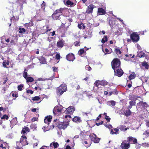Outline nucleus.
<instances>
[{"label": "nucleus", "mask_w": 149, "mask_h": 149, "mask_svg": "<svg viewBox=\"0 0 149 149\" xmlns=\"http://www.w3.org/2000/svg\"><path fill=\"white\" fill-rule=\"evenodd\" d=\"M42 129L44 132L48 131L50 130V128H48L47 127H46L45 126H43L42 128Z\"/></svg>", "instance_id": "nucleus-34"}, {"label": "nucleus", "mask_w": 149, "mask_h": 149, "mask_svg": "<svg viewBox=\"0 0 149 149\" xmlns=\"http://www.w3.org/2000/svg\"><path fill=\"white\" fill-rule=\"evenodd\" d=\"M105 118L107 122H109L110 121V118L109 117V116H105Z\"/></svg>", "instance_id": "nucleus-48"}, {"label": "nucleus", "mask_w": 149, "mask_h": 149, "mask_svg": "<svg viewBox=\"0 0 149 149\" xmlns=\"http://www.w3.org/2000/svg\"><path fill=\"white\" fill-rule=\"evenodd\" d=\"M104 125L107 127L109 129L111 128L112 127V126L111 125H109L107 124Z\"/></svg>", "instance_id": "nucleus-50"}, {"label": "nucleus", "mask_w": 149, "mask_h": 149, "mask_svg": "<svg viewBox=\"0 0 149 149\" xmlns=\"http://www.w3.org/2000/svg\"><path fill=\"white\" fill-rule=\"evenodd\" d=\"M54 72H56L57 71V68L56 67H53L52 68Z\"/></svg>", "instance_id": "nucleus-58"}, {"label": "nucleus", "mask_w": 149, "mask_h": 149, "mask_svg": "<svg viewBox=\"0 0 149 149\" xmlns=\"http://www.w3.org/2000/svg\"><path fill=\"white\" fill-rule=\"evenodd\" d=\"M143 135H145L147 137L149 136V130H147L145 131V132L143 134Z\"/></svg>", "instance_id": "nucleus-42"}, {"label": "nucleus", "mask_w": 149, "mask_h": 149, "mask_svg": "<svg viewBox=\"0 0 149 149\" xmlns=\"http://www.w3.org/2000/svg\"><path fill=\"white\" fill-rule=\"evenodd\" d=\"M139 104L144 107H147V104L146 103L143 102H140L139 103Z\"/></svg>", "instance_id": "nucleus-30"}, {"label": "nucleus", "mask_w": 149, "mask_h": 149, "mask_svg": "<svg viewBox=\"0 0 149 149\" xmlns=\"http://www.w3.org/2000/svg\"><path fill=\"white\" fill-rule=\"evenodd\" d=\"M67 89L66 85L65 84H62L58 87L57 93L58 95L59 94L60 95H61L64 92L66 91Z\"/></svg>", "instance_id": "nucleus-1"}, {"label": "nucleus", "mask_w": 149, "mask_h": 149, "mask_svg": "<svg viewBox=\"0 0 149 149\" xmlns=\"http://www.w3.org/2000/svg\"><path fill=\"white\" fill-rule=\"evenodd\" d=\"M75 110V108L73 106H70L65 111V113L72 114L73 113Z\"/></svg>", "instance_id": "nucleus-9"}, {"label": "nucleus", "mask_w": 149, "mask_h": 149, "mask_svg": "<svg viewBox=\"0 0 149 149\" xmlns=\"http://www.w3.org/2000/svg\"><path fill=\"white\" fill-rule=\"evenodd\" d=\"M10 44L11 45H14L15 44V42L14 40H11L10 41Z\"/></svg>", "instance_id": "nucleus-57"}, {"label": "nucleus", "mask_w": 149, "mask_h": 149, "mask_svg": "<svg viewBox=\"0 0 149 149\" xmlns=\"http://www.w3.org/2000/svg\"><path fill=\"white\" fill-rule=\"evenodd\" d=\"M137 47L140 50V49H141V48L140 47V46L138 44H137Z\"/></svg>", "instance_id": "nucleus-63"}, {"label": "nucleus", "mask_w": 149, "mask_h": 149, "mask_svg": "<svg viewBox=\"0 0 149 149\" xmlns=\"http://www.w3.org/2000/svg\"><path fill=\"white\" fill-rule=\"evenodd\" d=\"M60 15H60L58 13L57 14H55L54 12L52 15V17L54 19H58Z\"/></svg>", "instance_id": "nucleus-20"}, {"label": "nucleus", "mask_w": 149, "mask_h": 149, "mask_svg": "<svg viewBox=\"0 0 149 149\" xmlns=\"http://www.w3.org/2000/svg\"><path fill=\"white\" fill-rule=\"evenodd\" d=\"M73 121L75 122L79 123L81 121V118L78 116H75L73 119Z\"/></svg>", "instance_id": "nucleus-17"}, {"label": "nucleus", "mask_w": 149, "mask_h": 149, "mask_svg": "<svg viewBox=\"0 0 149 149\" xmlns=\"http://www.w3.org/2000/svg\"><path fill=\"white\" fill-rule=\"evenodd\" d=\"M45 2H44V1H43V3L41 4V8H43V9L44 10V11H45Z\"/></svg>", "instance_id": "nucleus-41"}, {"label": "nucleus", "mask_w": 149, "mask_h": 149, "mask_svg": "<svg viewBox=\"0 0 149 149\" xmlns=\"http://www.w3.org/2000/svg\"><path fill=\"white\" fill-rule=\"evenodd\" d=\"M98 12L100 15H102L105 13V11L102 8H98Z\"/></svg>", "instance_id": "nucleus-18"}, {"label": "nucleus", "mask_w": 149, "mask_h": 149, "mask_svg": "<svg viewBox=\"0 0 149 149\" xmlns=\"http://www.w3.org/2000/svg\"><path fill=\"white\" fill-rule=\"evenodd\" d=\"M8 116L4 115L1 118V119H6L7 120L8 119Z\"/></svg>", "instance_id": "nucleus-45"}, {"label": "nucleus", "mask_w": 149, "mask_h": 149, "mask_svg": "<svg viewBox=\"0 0 149 149\" xmlns=\"http://www.w3.org/2000/svg\"><path fill=\"white\" fill-rule=\"evenodd\" d=\"M40 99V98L38 96H36L33 97L32 100L33 101H38Z\"/></svg>", "instance_id": "nucleus-38"}, {"label": "nucleus", "mask_w": 149, "mask_h": 149, "mask_svg": "<svg viewBox=\"0 0 149 149\" xmlns=\"http://www.w3.org/2000/svg\"><path fill=\"white\" fill-rule=\"evenodd\" d=\"M23 76L24 77L25 79H26V78H27V70H26V69H25L24 70V73L23 74Z\"/></svg>", "instance_id": "nucleus-35"}, {"label": "nucleus", "mask_w": 149, "mask_h": 149, "mask_svg": "<svg viewBox=\"0 0 149 149\" xmlns=\"http://www.w3.org/2000/svg\"><path fill=\"white\" fill-rule=\"evenodd\" d=\"M26 92L28 93H30L31 94H32L33 93V91L29 90H27Z\"/></svg>", "instance_id": "nucleus-52"}, {"label": "nucleus", "mask_w": 149, "mask_h": 149, "mask_svg": "<svg viewBox=\"0 0 149 149\" xmlns=\"http://www.w3.org/2000/svg\"><path fill=\"white\" fill-rule=\"evenodd\" d=\"M36 111V108H33L31 110V111L34 112H35Z\"/></svg>", "instance_id": "nucleus-61"}, {"label": "nucleus", "mask_w": 149, "mask_h": 149, "mask_svg": "<svg viewBox=\"0 0 149 149\" xmlns=\"http://www.w3.org/2000/svg\"><path fill=\"white\" fill-rule=\"evenodd\" d=\"M91 140L93 141L95 143H98L100 141V139L97 138L96 136V135L94 134H93Z\"/></svg>", "instance_id": "nucleus-12"}, {"label": "nucleus", "mask_w": 149, "mask_h": 149, "mask_svg": "<svg viewBox=\"0 0 149 149\" xmlns=\"http://www.w3.org/2000/svg\"><path fill=\"white\" fill-rule=\"evenodd\" d=\"M26 131L28 132H29V128L27 127H25L23 129L22 132V133L23 134H24L25 133Z\"/></svg>", "instance_id": "nucleus-25"}, {"label": "nucleus", "mask_w": 149, "mask_h": 149, "mask_svg": "<svg viewBox=\"0 0 149 149\" xmlns=\"http://www.w3.org/2000/svg\"><path fill=\"white\" fill-rule=\"evenodd\" d=\"M107 104L108 105L112 107L115 105L116 102L113 100H111L107 101Z\"/></svg>", "instance_id": "nucleus-16"}, {"label": "nucleus", "mask_w": 149, "mask_h": 149, "mask_svg": "<svg viewBox=\"0 0 149 149\" xmlns=\"http://www.w3.org/2000/svg\"><path fill=\"white\" fill-rule=\"evenodd\" d=\"M26 79V80L27 82H32L34 80L31 77H27Z\"/></svg>", "instance_id": "nucleus-29"}, {"label": "nucleus", "mask_w": 149, "mask_h": 149, "mask_svg": "<svg viewBox=\"0 0 149 149\" xmlns=\"http://www.w3.org/2000/svg\"><path fill=\"white\" fill-rule=\"evenodd\" d=\"M19 33L22 34L26 32L25 29L23 28H19Z\"/></svg>", "instance_id": "nucleus-27"}, {"label": "nucleus", "mask_w": 149, "mask_h": 149, "mask_svg": "<svg viewBox=\"0 0 149 149\" xmlns=\"http://www.w3.org/2000/svg\"><path fill=\"white\" fill-rule=\"evenodd\" d=\"M47 80V79H44L42 78H39L38 80L39 81H44Z\"/></svg>", "instance_id": "nucleus-55"}, {"label": "nucleus", "mask_w": 149, "mask_h": 149, "mask_svg": "<svg viewBox=\"0 0 149 149\" xmlns=\"http://www.w3.org/2000/svg\"><path fill=\"white\" fill-rule=\"evenodd\" d=\"M37 119V118L36 117H34L31 120L32 122H34Z\"/></svg>", "instance_id": "nucleus-59"}, {"label": "nucleus", "mask_w": 149, "mask_h": 149, "mask_svg": "<svg viewBox=\"0 0 149 149\" xmlns=\"http://www.w3.org/2000/svg\"><path fill=\"white\" fill-rule=\"evenodd\" d=\"M41 64H45L46 63V61L45 58L43 57H41L39 59Z\"/></svg>", "instance_id": "nucleus-24"}, {"label": "nucleus", "mask_w": 149, "mask_h": 149, "mask_svg": "<svg viewBox=\"0 0 149 149\" xmlns=\"http://www.w3.org/2000/svg\"><path fill=\"white\" fill-rule=\"evenodd\" d=\"M4 81L3 82V84H5L6 83V81H7L8 80V78H7V77H4Z\"/></svg>", "instance_id": "nucleus-54"}, {"label": "nucleus", "mask_w": 149, "mask_h": 149, "mask_svg": "<svg viewBox=\"0 0 149 149\" xmlns=\"http://www.w3.org/2000/svg\"><path fill=\"white\" fill-rule=\"evenodd\" d=\"M66 4L68 5H69L70 6H72L74 5V3L70 0H68L66 2Z\"/></svg>", "instance_id": "nucleus-37"}, {"label": "nucleus", "mask_w": 149, "mask_h": 149, "mask_svg": "<svg viewBox=\"0 0 149 149\" xmlns=\"http://www.w3.org/2000/svg\"><path fill=\"white\" fill-rule=\"evenodd\" d=\"M69 124L67 122H61L58 125L57 127L60 129H65L67 127Z\"/></svg>", "instance_id": "nucleus-5"}, {"label": "nucleus", "mask_w": 149, "mask_h": 149, "mask_svg": "<svg viewBox=\"0 0 149 149\" xmlns=\"http://www.w3.org/2000/svg\"><path fill=\"white\" fill-rule=\"evenodd\" d=\"M115 52H116V54H121V52L120 50L118 49H115Z\"/></svg>", "instance_id": "nucleus-39"}, {"label": "nucleus", "mask_w": 149, "mask_h": 149, "mask_svg": "<svg viewBox=\"0 0 149 149\" xmlns=\"http://www.w3.org/2000/svg\"><path fill=\"white\" fill-rule=\"evenodd\" d=\"M127 140L130 142L132 141L133 143L134 144L136 143H137V139L136 138L132 137V136L128 137L127 139Z\"/></svg>", "instance_id": "nucleus-14"}, {"label": "nucleus", "mask_w": 149, "mask_h": 149, "mask_svg": "<svg viewBox=\"0 0 149 149\" xmlns=\"http://www.w3.org/2000/svg\"><path fill=\"white\" fill-rule=\"evenodd\" d=\"M120 64V61L118 59H114L111 62L112 68L114 70L115 68H119Z\"/></svg>", "instance_id": "nucleus-2"}, {"label": "nucleus", "mask_w": 149, "mask_h": 149, "mask_svg": "<svg viewBox=\"0 0 149 149\" xmlns=\"http://www.w3.org/2000/svg\"><path fill=\"white\" fill-rule=\"evenodd\" d=\"M52 116H47L44 119V122L47 124V125H49V123L51 122L52 119Z\"/></svg>", "instance_id": "nucleus-13"}, {"label": "nucleus", "mask_w": 149, "mask_h": 149, "mask_svg": "<svg viewBox=\"0 0 149 149\" xmlns=\"http://www.w3.org/2000/svg\"><path fill=\"white\" fill-rule=\"evenodd\" d=\"M56 57L57 59H59L60 58V56L58 54H57L56 55Z\"/></svg>", "instance_id": "nucleus-51"}, {"label": "nucleus", "mask_w": 149, "mask_h": 149, "mask_svg": "<svg viewBox=\"0 0 149 149\" xmlns=\"http://www.w3.org/2000/svg\"><path fill=\"white\" fill-rule=\"evenodd\" d=\"M85 69L86 70L90 71L91 69V68L88 65H87L85 67Z\"/></svg>", "instance_id": "nucleus-43"}, {"label": "nucleus", "mask_w": 149, "mask_h": 149, "mask_svg": "<svg viewBox=\"0 0 149 149\" xmlns=\"http://www.w3.org/2000/svg\"><path fill=\"white\" fill-rule=\"evenodd\" d=\"M114 130L116 132V133H118V131H119V130L118 129H117V128H115L114 129Z\"/></svg>", "instance_id": "nucleus-62"}, {"label": "nucleus", "mask_w": 149, "mask_h": 149, "mask_svg": "<svg viewBox=\"0 0 149 149\" xmlns=\"http://www.w3.org/2000/svg\"><path fill=\"white\" fill-rule=\"evenodd\" d=\"M79 41H76L74 42V44L76 46H79Z\"/></svg>", "instance_id": "nucleus-53"}, {"label": "nucleus", "mask_w": 149, "mask_h": 149, "mask_svg": "<svg viewBox=\"0 0 149 149\" xmlns=\"http://www.w3.org/2000/svg\"><path fill=\"white\" fill-rule=\"evenodd\" d=\"M111 133L112 134H116L117 133L116 132H114L113 130L112 129H111Z\"/></svg>", "instance_id": "nucleus-56"}, {"label": "nucleus", "mask_w": 149, "mask_h": 149, "mask_svg": "<svg viewBox=\"0 0 149 149\" xmlns=\"http://www.w3.org/2000/svg\"><path fill=\"white\" fill-rule=\"evenodd\" d=\"M94 6H95L93 4L90 5L87 8L86 13H92Z\"/></svg>", "instance_id": "nucleus-11"}, {"label": "nucleus", "mask_w": 149, "mask_h": 149, "mask_svg": "<svg viewBox=\"0 0 149 149\" xmlns=\"http://www.w3.org/2000/svg\"><path fill=\"white\" fill-rule=\"evenodd\" d=\"M103 123V121H102L100 123H96V124L97 126H99L100 125L102 124Z\"/></svg>", "instance_id": "nucleus-60"}, {"label": "nucleus", "mask_w": 149, "mask_h": 149, "mask_svg": "<svg viewBox=\"0 0 149 149\" xmlns=\"http://www.w3.org/2000/svg\"><path fill=\"white\" fill-rule=\"evenodd\" d=\"M64 8H61L60 9L58 10H56L54 12L55 14H57L58 13H62L63 11L64 10Z\"/></svg>", "instance_id": "nucleus-19"}, {"label": "nucleus", "mask_w": 149, "mask_h": 149, "mask_svg": "<svg viewBox=\"0 0 149 149\" xmlns=\"http://www.w3.org/2000/svg\"><path fill=\"white\" fill-rule=\"evenodd\" d=\"M142 65L143 66L145 67L146 69H148V65L146 62H143L142 63Z\"/></svg>", "instance_id": "nucleus-36"}, {"label": "nucleus", "mask_w": 149, "mask_h": 149, "mask_svg": "<svg viewBox=\"0 0 149 149\" xmlns=\"http://www.w3.org/2000/svg\"><path fill=\"white\" fill-rule=\"evenodd\" d=\"M20 142H17V143H16V145H17V147L18 148L17 149H20L21 148V147H19V144H20Z\"/></svg>", "instance_id": "nucleus-49"}, {"label": "nucleus", "mask_w": 149, "mask_h": 149, "mask_svg": "<svg viewBox=\"0 0 149 149\" xmlns=\"http://www.w3.org/2000/svg\"><path fill=\"white\" fill-rule=\"evenodd\" d=\"M115 75L119 77L121 76L123 73V72L121 68H118L115 70H114Z\"/></svg>", "instance_id": "nucleus-8"}, {"label": "nucleus", "mask_w": 149, "mask_h": 149, "mask_svg": "<svg viewBox=\"0 0 149 149\" xmlns=\"http://www.w3.org/2000/svg\"><path fill=\"white\" fill-rule=\"evenodd\" d=\"M64 41L63 40H60L57 42V46L58 47L62 48L64 46Z\"/></svg>", "instance_id": "nucleus-15"}, {"label": "nucleus", "mask_w": 149, "mask_h": 149, "mask_svg": "<svg viewBox=\"0 0 149 149\" xmlns=\"http://www.w3.org/2000/svg\"><path fill=\"white\" fill-rule=\"evenodd\" d=\"M20 143L23 145H26L28 144L26 141V137L25 136H22L20 139Z\"/></svg>", "instance_id": "nucleus-6"}, {"label": "nucleus", "mask_w": 149, "mask_h": 149, "mask_svg": "<svg viewBox=\"0 0 149 149\" xmlns=\"http://www.w3.org/2000/svg\"><path fill=\"white\" fill-rule=\"evenodd\" d=\"M78 27L80 29H82V28L83 29H84L85 28V26L84 25V24L83 23L78 24Z\"/></svg>", "instance_id": "nucleus-32"}, {"label": "nucleus", "mask_w": 149, "mask_h": 149, "mask_svg": "<svg viewBox=\"0 0 149 149\" xmlns=\"http://www.w3.org/2000/svg\"><path fill=\"white\" fill-rule=\"evenodd\" d=\"M30 127H31V128L36 129L37 127L36 125V124H32L31 125Z\"/></svg>", "instance_id": "nucleus-44"}, {"label": "nucleus", "mask_w": 149, "mask_h": 149, "mask_svg": "<svg viewBox=\"0 0 149 149\" xmlns=\"http://www.w3.org/2000/svg\"><path fill=\"white\" fill-rule=\"evenodd\" d=\"M125 115L126 116H128L131 114V112L129 109L126 110L124 112Z\"/></svg>", "instance_id": "nucleus-22"}, {"label": "nucleus", "mask_w": 149, "mask_h": 149, "mask_svg": "<svg viewBox=\"0 0 149 149\" xmlns=\"http://www.w3.org/2000/svg\"><path fill=\"white\" fill-rule=\"evenodd\" d=\"M94 85L96 86L97 87H98L100 84L99 81H96L94 83Z\"/></svg>", "instance_id": "nucleus-46"}, {"label": "nucleus", "mask_w": 149, "mask_h": 149, "mask_svg": "<svg viewBox=\"0 0 149 149\" xmlns=\"http://www.w3.org/2000/svg\"><path fill=\"white\" fill-rule=\"evenodd\" d=\"M129 103L131 106L135 105L136 104L135 102L134 101H130Z\"/></svg>", "instance_id": "nucleus-47"}, {"label": "nucleus", "mask_w": 149, "mask_h": 149, "mask_svg": "<svg viewBox=\"0 0 149 149\" xmlns=\"http://www.w3.org/2000/svg\"><path fill=\"white\" fill-rule=\"evenodd\" d=\"M65 109V108H62V106H56L53 109V113L54 115L56 114L57 113L63 112L64 111V109Z\"/></svg>", "instance_id": "nucleus-4"}, {"label": "nucleus", "mask_w": 149, "mask_h": 149, "mask_svg": "<svg viewBox=\"0 0 149 149\" xmlns=\"http://www.w3.org/2000/svg\"><path fill=\"white\" fill-rule=\"evenodd\" d=\"M75 58L74 55L72 53L69 54L66 56V59L69 61H73Z\"/></svg>", "instance_id": "nucleus-10"}, {"label": "nucleus", "mask_w": 149, "mask_h": 149, "mask_svg": "<svg viewBox=\"0 0 149 149\" xmlns=\"http://www.w3.org/2000/svg\"><path fill=\"white\" fill-rule=\"evenodd\" d=\"M136 77V75L135 74H131L129 77V79L130 80L134 79Z\"/></svg>", "instance_id": "nucleus-33"}, {"label": "nucleus", "mask_w": 149, "mask_h": 149, "mask_svg": "<svg viewBox=\"0 0 149 149\" xmlns=\"http://www.w3.org/2000/svg\"><path fill=\"white\" fill-rule=\"evenodd\" d=\"M66 149H71V148L70 146H66Z\"/></svg>", "instance_id": "nucleus-64"}, {"label": "nucleus", "mask_w": 149, "mask_h": 149, "mask_svg": "<svg viewBox=\"0 0 149 149\" xmlns=\"http://www.w3.org/2000/svg\"><path fill=\"white\" fill-rule=\"evenodd\" d=\"M125 126L124 125H120L119 127V128L122 131H126L128 128H125Z\"/></svg>", "instance_id": "nucleus-28"}, {"label": "nucleus", "mask_w": 149, "mask_h": 149, "mask_svg": "<svg viewBox=\"0 0 149 149\" xmlns=\"http://www.w3.org/2000/svg\"><path fill=\"white\" fill-rule=\"evenodd\" d=\"M52 146L54 148H56L58 146V144L57 142H52L50 145V146L52 147Z\"/></svg>", "instance_id": "nucleus-21"}, {"label": "nucleus", "mask_w": 149, "mask_h": 149, "mask_svg": "<svg viewBox=\"0 0 149 149\" xmlns=\"http://www.w3.org/2000/svg\"><path fill=\"white\" fill-rule=\"evenodd\" d=\"M138 56L140 58L144 57L145 56V54L143 52H140L138 53Z\"/></svg>", "instance_id": "nucleus-23"}, {"label": "nucleus", "mask_w": 149, "mask_h": 149, "mask_svg": "<svg viewBox=\"0 0 149 149\" xmlns=\"http://www.w3.org/2000/svg\"><path fill=\"white\" fill-rule=\"evenodd\" d=\"M85 53L84 49H81L78 52V54L80 56H81Z\"/></svg>", "instance_id": "nucleus-31"}, {"label": "nucleus", "mask_w": 149, "mask_h": 149, "mask_svg": "<svg viewBox=\"0 0 149 149\" xmlns=\"http://www.w3.org/2000/svg\"><path fill=\"white\" fill-rule=\"evenodd\" d=\"M100 85L104 86L107 84L108 82L102 80V81H100Z\"/></svg>", "instance_id": "nucleus-26"}, {"label": "nucleus", "mask_w": 149, "mask_h": 149, "mask_svg": "<svg viewBox=\"0 0 149 149\" xmlns=\"http://www.w3.org/2000/svg\"><path fill=\"white\" fill-rule=\"evenodd\" d=\"M23 87V85L22 84H21L18 86L17 87L18 90L20 91L22 90Z\"/></svg>", "instance_id": "nucleus-40"}, {"label": "nucleus", "mask_w": 149, "mask_h": 149, "mask_svg": "<svg viewBox=\"0 0 149 149\" xmlns=\"http://www.w3.org/2000/svg\"><path fill=\"white\" fill-rule=\"evenodd\" d=\"M131 39L134 42H136L139 40V36L137 33L134 32L130 35Z\"/></svg>", "instance_id": "nucleus-3"}, {"label": "nucleus", "mask_w": 149, "mask_h": 149, "mask_svg": "<svg viewBox=\"0 0 149 149\" xmlns=\"http://www.w3.org/2000/svg\"><path fill=\"white\" fill-rule=\"evenodd\" d=\"M130 144L129 143H127L126 141L124 140L121 143V146L123 149H127L130 147Z\"/></svg>", "instance_id": "nucleus-7"}]
</instances>
